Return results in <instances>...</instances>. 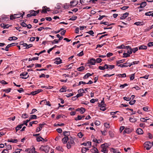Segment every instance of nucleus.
Listing matches in <instances>:
<instances>
[{
  "instance_id": "f257e3e1",
  "label": "nucleus",
  "mask_w": 153,
  "mask_h": 153,
  "mask_svg": "<svg viewBox=\"0 0 153 153\" xmlns=\"http://www.w3.org/2000/svg\"><path fill=\"white\" fill-rule=\"evenodd\" d=\"M144 148H146V150H149L153 146V141L152 143L149 141L146 142L144 143Z\"/></svg>"
},
{
  "instance_id": "f03ea898",
  "label": "nucleus",
  "mask_w": 153,
  "mask_h": 153,
  "mask_svg": "<svg viewBox=\"0 0 153 153\" xmlns=\"http://www.w3.org/2000/svg\"><path fill=\"white\" fill-rule=\"evenodd\" d=\"M107 144L105 143L102 144L101 146V148L102 149L101 151L104 153H107L108 152V150L107 149V148L108 147V146L107 145Z\"/></svg>"
},
{
  "instance_id": "7ed1b4c3",
  "label": "nucleus",
  "mask_w": 153,
  "mask_h": 153,
  "mask_svg": "<svg viewBox=\"0 0 153 153\" xmlns=\"http://www.w3.org/2000/svg\"><path fill=\"white\" fill-rule=\"evenodd\" d=\"M40 150L48 153L49 152L50 147L48 146H42L39 148Z\"/></svg>"
},
{
  "instance_id": "20e7f679",
  "label": "nucleus",
  "mask_w": 153,
  "mask_h": 153,
  "mask_svg": "<svg viewBox=\"0 0 153 153\" xmlns=\"http://www.w3.org/2000/svg\"><path fill=\"white\" fill-rule=\"evenodd\" d=\"M45 124V123H43L42 124H39V126L36 128V132H38L40 131L42 129V128L43 127V126Z\"/></svg>"
},
{
  "instance_id": "39448f33",
  "label": "nucleus",
  "mask_w": 153,
  "mask_h": 153,
  "mask_svg": "<svg viewBox=\"0 0 153 153\" xmlns=\"http://www.w3.org/2000/svg\"><path fill=\"white\" fill-rule=\"evenodd\" d=\"M88 62L87 63V64H90L91 65H94L96 62V59L93 58L88 60Z\"/></svg>"
},
{
  "instance_id": "423d86ee",
  "label": "nucleus",
  "mask_w": 153,
  "mask_h": 153,
  "mask_svg": "<svg viewBox=\"0 0 153 153\" xmlns=\"http://www.w3.org/2000/svg\"><path fill=\"white\" fill-rule=\"evenodd\" d=\"M55 60L54 63L57 65L60 64L62 62V60L60 59L59 57H57L54 60Z\"/></svg>"
},
{
  "instance_id": "0eeeda50",
  "label": "nucleus",
  "mask_w": 153,
  "mask_h": 153,
  "mask_svg": "<svg viewBox=\"0 0 153 153\" xmlns=\"http://www.w3.org/2000/svg\"><path fill=\"white\" fill-rule=\"evenodd\" d=\"M129 13L128 12H126L123 14V16L120 17V19H124L126 18L128 16Z\"/></svg>"
},
{
  "instance_id": "6e6552de",
  "label": "nucleus",
  "mask_w": 153,
  "mask_h": 153,
  "mask_svg": "<svg viewBox=\"0 0 153 153\" xmlns=\"http://www.w3.org/2000/svg\"><path fill=\"white\" fill-rule=\"evenodd\" d=\"M70 6L74 7L76 6L78 3V2L76 1H73L70 2Z\"/></svg>"
},
{
  "instance_id": "1a4fd4ad",
  "label": "nucleus",
  "mask_w": 153,
  "mask_h": 153,
  "mask_svg": "<svg viewBox=\"0 0 153 153\" xmlns=\"http://www.w3.org/2000/svg\"><path fill=\"white\" fill-rule=\"evenodd\" d=\"M69 138L68 137H65L62 139V141L63 144H65L68 141Z\"/></svg>"
},
{
  "instance_id": "9d476101",
  "label": "nucleus",
  "mask_w": 153,
  "mask_h": 153,
  "mask_svg": "<svg viewBox=\"0 0 153 153\" xmlns=\"http://www.w3.org/2000/svg\"><path fill=\"white\" fill-rule=\"evenodd\" d=\"M134 117L133 116V117H130L129 118V121L132 123H134L137 120V119L136 118H134Z\"/></svg>"
},
{
  "instance_id": "9b49d317",
  "label": "nucleus",
  "mask_w": 153,
  "mask_h": 153,
  "mask_svg": "<svg viewBox=\"0 0 153 153\" xmlns=\"http://www.w3.org/2000/svg\"><path fill=\"white\" fill-rule=\"evenodd\" d=\"M1 19L2 22H5L8 21L9 20V18L7 16H5L4 17H1Z\"/></svg>"
},
{
  "instance_id": "f8f14e48",
  "label": "nucleus",
  "mask_w": 153,
  "mask_h": 153,
  "mask_svg": "<svg viewBox=\"0 0 153 153\" xmlns=\"http://www.w3.org/2000/svg\"><path fill=\"white\" fill-rule=\"evenodd\" d=\"M69 140H70L69 141V142H70V143L71 144V146H74L75 143L74 141L73 138L72 137H71V138L69 139Z\"/></svg>"
},
{
  "instance_id": "ddd939ff",
  "label": "nucleus",
  "mask_w": 153,
  "mask_h": 153,
  "mask_svg": "<svg viewBox=\"0 0 153 153\" xmlns=\"http://www.w3.org/2000/svg\"><path fill=\"white\" fill-rule=\"evenodd\" d=\"M94 73H93L91 74L90 73H87L84 75V76L83 77V78L84 79H87L88 78L89 76H91Z\"/></svg>"
},
{
  "instance_id": "4468645a",
  "label": "nucleus",
  "mask_w": 153,
  "mask_h": 153,
  "mask_svg": "<svg viewBox=\"0 0 153 153\" xmlns=\"http://www.w3.org/2000/svg\"><path fill=\"white\" fill-rule=\"evenodd\" d=\"M136 133L138 134H143V132L141 128H138L136 131Z\"/></svg>"
},
{
  "instance_id": "2eb2a0df",
  "label": "nucleus",
  "mask_w": 153,
  "mask_h": 153,
  "mask_svg": "<svg viewBox=\"0 0 153 153\" xmlns=\"http://www.w3.org/2000/svg\"><path fill=\"white\" fill-rule=\"evenodd\" d=\"M91 152L94 153H98L99 151L95 147H94V148L91 150Z\"/></svg>"
},
{
  "instance_id": "dca6fc26",
  "label": "nucleus",
  "mask_w": 153,
  "mask_h": 153,
  "mask_svg": "<svg viewBox=\"0 0 153 153\" xmlns=\"http://www.w3.org/2000/svg\"><path fill=\"white\" fill-rule=\"evenodd\" d=\"M23 126V124H22L18 125L16 128V132H17L18 130H20Z\"/></svg>"
},
{
  "instance_id": "f3484780",
  "label": "nucleus",
  "mask_w": 153,
  "mask_h": 153,
  "mask_svg": "<svg viewBox=\"0 0 153 153\" xmlns=\"http://www.w3.org/2000/svg\"><path fill=\"white\" fill-rule=\"evenodd\" d=\"M145 15L146 16H153V11H149L148 12L145 13Z\"/></svg>"
},
{
  "instance_id": "a211bd4d",
  "label": "nucleus",
  "mask_w": 153,
  "mask_h": 153,
  "mask_svg": "<svg viewBox=\"0 0 153 153\" xmlns=\"http://www.w3.org/2000/svg\"><path fill=\"white\" fill-rule=\"evenodd\" d=\"M47 7L46 6H44L42 7V10H41L40 11L42 13H47V11L46 10Z\"/></svg>"
},
{
  "instance_id": "6ab92c4d",
  "label": "nucleus",
  "mask_w": 153,
  "mask_h": 153,
  "mask_svg": "<svg viewBox=\"0 0 153 153\" xmlns=\"http://www.w3.org/2000/svg\"><path fill=\"white\" fill-rule=\"evenodd\" d=\"M38 123V122L37 121H35L30 122L29 123V125L28 126V127H30V126H32L33 124H37Z\"/></svg>"
},
{
  "instance_id": "aec40b11",
  "label": "nucleus",
  "mask_w": 153,
  "mask_h": 153,
  "mask_svg": "<svg viewBox=\"0 0 153 153\" xmlns=\"http://www.w3.org/2000/svg\"><path fill=\"white\" fill-rule=\"evenodd\" d=\"M131 132V131L130 130L129 128H125L124 131H123V133H126L127 134H129Z\"/></svg>"
},
{
  "instance_id": "412c9836",
  "label": "nucleus",
  "mask_w": 153,
  "mask_h": 153,
  "mask_svg": "<svg viewBox=\"0 0 153 153\" xmlns=\"http://www.w3.org/2000/svg\"><path fill=\"white\" fill-rule=\"evenodd\" d=\"M70 131H63V135L65 137H68L70 135Z\"/></svg>"
},
{
  "instance_id": "4be33fe9",
  "label": "nucleus",
  "mask_w": 153,
  "mask_h": 153,
  "mask_svg": "<svg viewBox=\"0 0 153 153\" xmlns=\"http://www.w3.org/2000/svg\"><path fill=\"white\" fill-rule=\"evenodd\" d=\"M15 18H20V17H22V18L23 17V15H22V13H19V14H14Z\"/></svg>"
},
{
  "instance_id": "5701e85b",
  "label": "nucleus",
  "mask_w": 153,
  "mask_h": 153,
  "mask_svg": "<svg viewBox=\"0 0 153 153\" xmlns=\"http://www.w3.org/2000/svg\"><path fill=\"white\" fill-rule=\"evenodd\" d=\"M147 48V47L145 45H142L139 47V50H146Z\"/></svg>"
},
{
  "instance_id": "b1692460",
  "label": "nucleus",
  "mask_w": 153,
  "mask_h": 153,
  "mask_svg": "<svg viewBox=\"0 0 153 153\" xmlns=\"http://www.w3.org/2000/svg\"><path fill=\"white\" fill-rule=\"evenodd\" d=\"M7 141L9 142H11L13 143H16L18 142V140L17 139H11L10 140L8 139L7 140Z\"/></svg>"
},
{
  "instance_id": "393cba45",
  "label": "nucleus",
  "mask_w": 153,
  "mask_h": 153,
  "mask_svg": "<svg viewBox=\"0 0 153 153\" xmlns=\"http://www.w3.org/2000/svg\"><path fill=\"white\" fill-rule=\"evenodd\" d=\"M110 151L113 153H117V152H118L117 149H114L113 148L110 149Z\"/></svg>"
},
{
  "instance_id": "a878e982",
  "label": "nucleus",
  "mask_w": 153,
  "mask_h": 153,
  "mask_svg": "<svg viewBox=\"0 0 153 153\" xmlns=\"http://www.w3.org/2000/svg\"><path fill=\"white\" fill-rule=\"evenodd\" d=\"M11 89V88H9L5 89H2L1 91H3L7 93H8L10 91Z\"/></svg>"
},
{
  "instance_id": "bb28decb",
  "label": "nucleus",
  "mask_w": 153,
  "mask_h": 153,
  "mask_svg": "<svg viewBox=\"0 0 153 153\" xmlns=\"http://www.w3.org/2000/svg\"><path fill=\"white\" fill-rule=\"evenodd\" d=\"M38 90H37L36 91H34L31 92L30 94H28V95H35L38 94Z\"/></svg>"
},
{
  "instance_id": "cd10ccee",
  "label": "nucleus",
  "mask_w": 153,
  "mask_h": 153,
  "mask_svg": "<svg viewBox=\"0 0 153 153\" xmlns=\"http://www.w3.org/2000/svg\"><path fill=\"white\" fill-rule=\"evenodd\" d=\"M85 68L83 66H81L77 69V70L79 71H82L85 69Z\"/></svg>"
},
{
  "instance_id": "c85d7f7f",
  "label": "nucleus",
  "mask_w": 153,
  "mask_h": 153,
  "mask_svg": "<svg viewBox=\"0 0 153 153\" xmlns=\"http://www.w3.org/2000/svg\"><path fill=\"white\" fill-rule=\"evenodd\" d=\"M66 88H67L66 87H65L64 88L62 87L60 89L59 92H66Z\"/></svg>"
},
{
  "instance_id": "c756f323",
  "label": "nucleus",
  "mask_w": 153,
  "mask_h": 153,
  "mask_svg": "<svg viewBox=\"0 0 153 153\" xmlns=\"http://www.w3.org/2000/svg\"><path fill=\"white\" fill-rule=\"evenodd\" d=\"M37 118V117L36 115H31L30 117V119L31 120V119H36Z\"/></svg>"
},
{
  "instance_id": "7c9ffc66",
  "label": "nucleus",
  "mask_w": 153,
  "mask_h": 153,
  "mask_svg": "<svg viewBox=\"0 0 153 153\" xmlns=\"http://www.w3.org/2000/svg\"><path fill=\"white\" fill-rule=\"evenodd\" d=\"M125 61V59H122L120 60H117L116 61V62L117 63V65H118L119 64L123 63Z\"/></svg>"
},
{
  "instance_id": "2f4dec72",
  "label": "nucleus",
  "mask_w": 153,
  "mask_h": 153,
  "mask_svg": "<svg viewBox=\"0 0 153 153\" xmlns=\"http://www.w3.org/2000/svg\"><path fill=\"white\" fill-rule=\"evenodd\" d=\"M40 10H38L36 11L33 10H30L29 11V12L30 13H35L36 14V15H37V14H38L39 13Z\"/></svg>"
},
{
  "instance_id": "473e14b6",
  "label": "nucleus",
  "mask_w": 153,
  "mask_h": 153,
  "mask_svg": "<svg viewBox=\"0 0 153 153\" xmlns=\"http://www.w3.org/2000/svg\"><path fill=\"white\" fill-rule=\"evenodd\" d=\"M80 113L81 114L84 113L86 111L85 109L84 108L82 107L80 108Z\"/></svg>"
},
{
  "instance_id": "72a5a7b5",
  "label": "nucleus",
  "mask_w": 153,
  "mask_h": 153,
  "mask_svg": "<svg viewBox=\"0 0 153 153\" xmlns=\"http://www.w3.org/2000/svg\"><path fill=\"white\" fill-rule=\"evenodd\" d=\"M56 149L57 150L61 151V152H63V149L60 146H57L56 148Z\"/></svg>"
},
{
  "instance_id": "f704fd0d",
  "label": "nucleus",
  "mask_w": 153,
  "mask_h": 153,
  "mask_svg": "<svg viewBox=\"0 0 153 153\" xmlns=\"http://www.w3.org/2000/svg\"><path fill=\"white\" fill-rule=\"evenodd\" d=\"M118 112V111H116L115 112H111V114L112 115H113L112 117L113 118L117 117V116L115 115V114Z\"/></svg>"
},
{
  "instance_id": "c9c22d12",
  "label": "nucleus",
  "mask_w": 153,
  "mask_h": 153,
  "mask_svg": "<svg viewBox=\"0 0 153 153\" xmlns=\"http://www.w3.org/2000/svg\"><path fill=\"white\" fill-rule=\"evenodd\" d=\"M70 6V4L66 3L63 5V7L65 9H68L69 8Z\"/></svg>"
},
{
  "instance_id": "e433bc0d",
  "label": "nucleus",
  "mask_w": 153,
  "mask_h": 153,
  "mask_svg": "<svg viewBox=\"0 0 153 153\" xmlns=\"http://www.w3.org/2000/svg\"><path fill=\"white\" fill-rule=\"evenodd\" d=\"M135 74V73H134L130 75V80H133L134 79Z\"/></svg>"
},
{
  "instance_id": "4c0bfd02",
  "label": "nucleus",
  "mask_w": 153,
  "mask_h": 153,
  "mask_svg": "<svg viewBox=\"0 0 153 153\" xmlns=\"http://www.w3.org/2000/svg\"><path fill=\"white\" fill-rule=\"evenodd\" d=\"M78 93H82V94H83L85 92L83 88L78 90Z\"/></svg>"
},
{
  "instance_id": "58836bf2",
  "label": "nucleus",
  "mask_w": 153,
  "mask_h": 153,
  "mask_svg": "<svg viewBox=\"0 0 153 153\" xmlns=\"http://www.w3.org/2000/svg\"><path fill=\"white\" fill-rule=\"evenodd\" d=\"M30 119H29V120H27L26 121H24L23 122V123H22V124H23V126L24 125H25L27 126V123L29 122L30 121Z\"/></svg>"
},
{
  "instance_id": "ea45409f",
  "label": "nucleus",
  "mask_w": 153,
  "mask_h": 153,
  "mask_svg": "<svg viewBox=\"0 0 153 153\" xmlns=\"http://www.w3.org/2000/svg\"><path fill=\"white\" fill-rule=\"evenodd\" d=\"M130 101L129 102V104L130 105H134L136 102V100H130Z\"/></svg>"
},
{
  "instance_id": "a19ab883",
  "label": "nucleus",
  "mask_w": 153,
  "mask_h": 153,
  "mask_svg": "<svg viewBox=\"0 0 153 153\" xmlns=\"http://www.w3.org/2000/svg\"><path fill=\"white\" fill-rule=\"evenodd\" d=\"M22 117L25 119L27 118L28 117V115L26 113L23 114H22Z\"/></svg>"
},
{
  "instance_id": "79ce46f5",
  "label": "nucleus",
  "mask_w": 153,
  "mask_h": 153,
  "mask_svg": "<svg viewBox=\"0 0 153 153\" xmlns=\"http://www.w3.org/2000/svg\"><path fill=\"white\" fill-rule=\"evenodd\" d=\"M28 74V73L26 72H24L20 74V76H26Z\"/></svg>"
},
{
  "instance_id": "37998d69",
  "label": "nucleus",
  "mask_w": 153,
  "mask_h": 153,
  "mask_svg": "<svg viewBox=\"0 0 153 153\" xmlns=\"http://www.w3.org/2000/svg\"><path fill=\"white\" fill-rule=\"evenodd\" d=\"M77 17L76 16H73L69 20L71 21H74L77 19Z\"/></svg>"
},
{
  "instance_id": "c03bdc74",
  "label": "nucleus",
  "mask_w": 153,
  "mask_h": 153,
  "mask_svg": "<svg viewBox=\"0 0 153 153\" xmlns=\"http://www.w3.org/2000/svg\"><path fill=\"white\" fill-rule=\"evenodd\" d=\"M140 5H142V8H143L146 6V2L144 1L140 3Z\"/></svg>"
},
{
  "instance_id": "a18cd8bd",
  "label": "nucleus",
  "mask_w": 153,
  "mask_h": 153,
  "mask_svg": "<svg viewBox=\"0 0 153 153\" xmlns=\"http://www.w3.org/2000/svg\"><path fill=\"white\" fill-rule=\"evenodd\" d=\"M125 48L124 45L123 44L122 45H121L117 47V48L118 49H123Z\"/></svg>"
},
{
  "instance_id": "49530a36",
  "label": "nucleus",
  "mask_w": 153,
  "mask_h": 153,
  "mask_svg": "<svg viewBox=\"0 0 153 153\" xmlns=\"http://www.w3.org/2000/svg\"><path fill=\"white\" fill-rule=\"evenodd\" d=\"M130 56V55L129 54H128V53H123V57H127Z\"/></svg>"
},
{
  "instance_id": "de8ad7c7",
  "label": "nucleus",
  "mask_w": 153,
  "mask_h": 153,
  "mask_svg": "<svg viewBox=\"0 0 153 153\" xmlns=\"http://www.w3.org/2000/svg\"><path fill=\"white\" fill-rule=\"evenodd\" d=\"M109 135L111 138H113L114 137V134L112 131H110L109 132Z\"/></svg>"
},
{
  "instance_id": "09e8293b",
  "label": "nucleus",
  "mask_w": 153,
  "mask_h": 153,
  "mask_svg": "<svg viewBox=\"0 0 153 153\" xmlns=\"http://www.w3.org/2000/svg\"><path fill=\"white\" fill-rule=\"evenodd\" d=\"M71 144L69 141L67 143L66 145V147L68 149H70L71 148Z\"/></svg>"
},
{
  "instance_id": "8fccbe9b",
  "label": "nucleus",
  "mask_w": 153,
  "mask_h": 153,
  "mask_svg": "<svg viewBox=\"0 0 153 153\" xmlns=\"http://www.w3.org/2000/svg\"><path fill=\"white\" fill-rule=\"evenodd\" d=\"M46 52L45 50H43L40 52L39 53H35V55H37L38 56L40 54H41L45 52Z\"/></svg>"
},
{
  "instance_id": "3c124183",
  "label": "nucleus",
  "mask_w": 153,
  "mask_h": 153,
  "mask_svg": "<svg viewBox=\"0 0 153 153\" xmlns=\"http://www.w3.org/2000/svg\"><path fill=\"white\" fill-rule=\"evenodd\" d=\"M86 33H88L90 35H92L93 36H94V35H93L94 34V32L92 30H90L89 31L86 32Z\"/></svg>"
},
{
  "instance_id": "603ef678",
  "label": "nucleus",
  "mask_w": 153,
  "mask_h": 153,
  "mask_svg": "<svg viewBox=\"0 0 153 153\" xmlns=\"http://www.w3.org/2000/svg\"><path fill=\"white\" fill-rule=\"evenodd\" d=\"M81 119L82 117L80 115H78L77 117L75 118V120H80Z\"/></svg>"
},
{
  "instance_id": "864d4df0",
  "label": "nucleus",
  "mask_w": 153,
  "mask_h": 153,
  "mask_svg": "<svg viewBox=\"0 0 153 153\" xmlns=\"http://www.w3.org/2000/svg\"><path fill=\"white\" fill-rule=\"evenodd\" d=\"M114 75V74H111V75H109L108 74H106L103 75V76L104 77H110L111 76Z\"/></svg>"
},
{
  "instance_id": "5fc2aeb1",
  "label": "nucleus",
  "mask_w": 153,
  "mask_h": 153,
  "mask_svg": "<svg viewBox=\"0 0 153 153\" xmlns=\"http://www.w3.org/2000/svg\"><path fill=\"white\" fill-rule=\"evenodd\" d=\"M96 62H97V63H100L102 61V59H101L100 58H98L96 60Z\"/></svg>"
},
{
  "instance_id": "6e6d98bb",
  "label": "nucleus",
  "mask_w": 153,
  "mask_h": 153,
  "mask_svg": "<svg viewBox=\"0 0 153 153\" xmlns=\"http://www.w3.org/2000/svg\"><path fill=\"white\" fill-rule=\"evenodd\" d=\"M59 42V41L58 40H57L56 39H55L54 40L51 42L53 44H54L58 43Z\"/></svg>"
},
{
  "instance_id": "4d7b16f0",
  "label": "nucleus",
  "mask_w": 153,
  "mask_h": 153,
  "mask_svg": "<svg viewBox=\"0 0 153 153\" xmlns=\"http://www.w3.org/2000/svg\"><path fill=\"white\" fill-rule=\"evenodd\" d=\"M65 125V124L63 123H62L61 124H54V126H64Z\"/></svg>"
},
{
  "instance_id": "13d9d810",
  "label": "nucleus",
  "mask_w": 153,
  "mask_h": 153,
  "mask_svg": "<svg viewBox=\"0 0 153 153\" xmlns=\"http://www.w3.org/2000/svg\"><path fill=\"white\" fill-rule=\"evenodd\" d=\"M18 44L17 43L15 42V43H13L11 44H10L8 45L10 46V48L11 46H13L14 45H16Z\"/></svg>"
},
{
  "instance_id": "bf43d9fd",
  "label": "nucleus",
  "mask_w": 153,
  "mask_h": 153,
  "mask_svg": "<svg viewBox=\"0 0 153 153\" xmlns=\"http://www.w3.org/2000/svg\"><path fill=\"white\" fill-rule=\"evenodd\" d=\"M107 17V16H105V15L101 16V15H100V17H99L98 19V20H101L102 19H103V18H104V17Z\"/></svg>"
},
{
  "instance_id": "052dcab7",
  "label": "nucleus",
  "mask_w": 153,
  "mask_h": 153,
  "mask_svg": "<svg viewBox=\"0 0 153 153\" xmlns=\"http://www.w3.org/2000/svg\"><path fill=\"white\" fill-rule=\"evenodd\" d=\"M132 52H133L134 53H135L136 51H138V49L137 47H136L134 48H133V49H132Z\"/></svg>"
},
{
  "instance_id": "680f3d73",
  "label": "nucleus",
  "mask_w": 153,
  "mask_h": 153,
  "mask_svg": "<svg viewBox=\"0 0 153 153\" xmlns=\"http://www.w3.org/2000/svg\"><path fill=\"white\" fill-rule=\"evenodd\" d=\"M128 85L127 83H125L123 85H120V87L121 88H123L126 86H127Z\"/></svg>"
},
{
  "instance_id": "e2e57ef3",
  "label": "nucleus",
  "mask_w": 153,
  "mask_h": 153,
  "mask_svg": "<svg viewBox=\"0 0 153 153\" xmlns=\"http://www.w3.org/2000/svg\"><path fill=\"white\" fill-rule=\"evenodd\" d=\"M132 49L131 48L130 49L128 50L127 53H128L129 55L131 54L132 53Z\"/></svg>"
},
{
  "instance_id": "0e129e2a",
  "label": "nucleus",
  "mask_w": 153,
  "mask_h": 153,
  "mask_svg": "<svg viewBox=\"0 0 153 153\" xmlns=\"http://www.w3.org/2000/svg\"><path fill=\"white\" fill-rule=\"evenodd\" d=\"M147 45L149 47H151L153 46V42H149L147 44Z\"/></svg>"
},
{
  "instance_id": "69168bd1",
  "label": "nucleus",
  "mask_w": 153,
  "mask_h": 153,
  "mask_svg": "<svg viewBox=\"0 0 153 153\" xmlns=\"http://www.w3.org/2000/svg\"><path fill=\"white\" fill-rule=\"evenodd\" d=\"M85 149V147L82 148L81 151L82 153H85L86 152Z\"/></svg>"
},
{
  "instance_id": "338daca9",
  "label": "nucleus",
  "mask_w": 153,
  "mask_h": 153,
  "mask_svg": "<svg viewBox=\"0 0 153 153\" xmlns=\"http://www.w3.org/2000/svg\"><path fill=\"white\" fill-rule=\"evenodd\" d=\"M94 124L96 125L99 126L100 125V123L99 121L96 120L94 123Z\"/></svg>"
},
{
  "instance_id": "774afa93",
  "label": "nucleus",
  "mask_w": 153,
  "mask_h": 153,
  "mask_svg": "<svg viewBox=\"0 0 153 153\" xmlns=\"http://www.w3.org/2000/svg\"><path fill=\"white\" fill-rule=\"evenodd\" d=\"M56 130L59 133H61L62 132V130L60 128H57L56 129Z\"/></svg>"
}]
</instances>
